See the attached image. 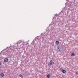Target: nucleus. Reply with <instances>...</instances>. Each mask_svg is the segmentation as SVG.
Instances as JSON below:
<instances>
[{"label": "nucleus", "instance_id": "f257e3e1", "mask_svg": "<svg viewBox=\"0 0 78 78\" xmlns=\"http://www.w3.org/2000/svg\"><path fill=\"white\" fill-rule=\"evenodd\" d=\"M57 49L58 50V51H59V52H62L63 51V48L61 46H59L57 47Z\"/></svg>", "mask_w": 78, "mask_h": 78}, {"label": "nucleus", "instance_id": "f03ea898", "mask_svg": "<svg viewBox=\"0 0 78 78\" xmlns=\"http://www.w3.org/2000/svg\"><path fill=\"white\" fill-rule=\"evenodd\" d=\"M54 64V62L53 60H51L50 61L49 63L48 64V66H51L53 65Z\"/></svg>", "mask_w": 78, "mask_h": 78}, {"label": "nucleus", "instance_id": "7ed1b4c3", "mask_svg": "<svg viewBox=\"0 0 78 78\" xmlns=\"http://www.w3.org/2000/svg\"><path fill=\"white\" fill-rule=\"evenodd\" d=\"M4 61L5 62H7L8 61V59L5 58Z\"/></svg>", "mask_w": 78, "mask_h": 78}, {"label": "nucleus", "instance_id": "20e7f679", "mask_svg": "<svg viewBox=\"0 0 78 78\" xmlns=\"http://www.w3.org/2000/svg\"><path fill=\"white\" fill-rule=\"evenodd\" d=\"M38 37H37L35 38V39L33 40V43H34V42H35V41H36V39H37Z\"/></svg>", "mask_w": 78, "mask_h": 78}, {"label": "nucleus", "instance_id": "39448f33", "mask_svg": "<svg viewBox=\"0 0 78 78\" xmlns=\"http://www.w3.org/2000/svg\"><path fill=\"white\" fill-rule=\"evenodd\" d=\"M1 76L2 77H4V76H5V74L3 73H1L0 74Z\"/></svg>", "mask_w": 78, "mask_h": 78}, {"label": "nucleus", "instance_id": "423d86ee", "mask_svg": "<svg viewBox=\"0 0 78 78\" xmlns=\"http://www.w3.org/2000/svg\"><path fill=\"white\" fill-rule=\"evenodd\" d=\"M22 40H20L17 42L18 44H20V43H21V42H22Z\"/></svg>", "mask_w": 78, "mask_h": 78}, {"label": "nucleus", "instance_id": "0eeeda50", "mask_svg": "<svg viewBox=\"0 0 78 78\" xmlns=\"http://www.w3.org/2000/svg\"><path fill=\"white\" fill-rule=\"evenodd\" d=\"M62 73H66V70H65V69H63L62 71Z\"/></svg>", "mask_w": 78, "mask_h": 78}, {"label": "nucleus", "instance_id": "6e6552de", "mask_svg": "<svg viewBox=\"0 0 78 78\" xmlns=\"http://www.w3.org/2000/svg\"><path fill=\"white\" fill-rule=\"evenodd\" d=\"M55 44L57 45H58V44H59V41H56L55 42Z\"/></svg>", "mask_w": 78, "mask_h": 78}, {"label": "nucleus", "instance_id": "1a4fd4ad", "mask_svg": "<svg viewBox=\"0 0 78 78\" xmlns=\"http://www.w3.org/2000/svg\"><path fill=\"white\" fill-rule=\"evenodd\" d=\"M50 76H51V75H50V74H48L47 75V77L48 78H50Z\"/></svg>", "mask_w": 78, "mask_h": 78}, {"label": "nucleus", "instance_id": "9d476101", "mask_svg": "<svg viewBox=\"0 0 78 78\" xmlns=\"http://www.w3.org/2000/svg\"><path fill=\"white\" fill-rule=\"evenodd\" d=\"M72 56H75V53H72L71 54Z\"/></svg>", "mask_w": 78, "mask_h": 78}, {"label": "nucleus", "instance_id": "9b49d317", "mask_svg": "<svg viewBox=\"0 0 78 78\" xmlns=\"http://www.w3.org/2000/svg\"><path fill=\"white\" fill-rule=\"evenodd\" d=\"M19 76L20 77H21V78H23V76H22V75L21 74H20L19 75Z\"/></svg>", "mask_w": 78, "mask_h": 78}, {"label": "nucleus", "instance_id": "f8f14e48", "mask_svg": "<svg viewBox=\"0 0 78 78\" xmlns=\"http://www.w3.org/2000/svg\"><path fill=\"white\" fill-rule=\"evenodd\" d=\"M60 70L61 71H62L63 70V69H62V68H60Z\"/></svg>", "mask_w": 78, "mask_h": 78}, {"label": "nucleus", "instance_id": "ddd939ff", "mask_svg": "<svg viewBox=\"0 0 78 78\" xmlns=\"http://www.w3.org/2000/svg\"><path fill=\"white\" fill-rule=\"evenodd\" d=\"M76 74H78V71H76Z\"/></svg>", "mask_w": 78, "mask_h": 78}, {"label": "nucleus", "instance_id": "4468645a", "mask_svg": "<svg viewBox=\"0 0 78 78\" xmlns=\"http://www.w3.org/2000/svg\"><path fill=\"white\" fill-rule=\"evenodd\" d=\"M57 15V14H56L55 15V16H56V15Z\"/></svg>", "mask_w": 78, "mask_h": 78}, {"label": "nucleus", "instance_id": "2eb2a0df", "mask_svg": "<svg viewBox=\"0 0 78 78\" xmlns=\"http://www.w3.org/2000/svg\"><path fill=\"white\" fill-rule=\"evenodd\" d=\"M2 64V63L0 62V65H1Z\"/></svg>", "mask_w": 78, "mask_h": 78}, {"label": "nucleus", "instance_id": "dca6fc26", "mask_svg": "<svg viewBox=\"0 0 78 78\" xmlns=\"http://www.w3.org/2000/svg\"><path fill=\"white\" fill-rule=\"evenodd\" d=\"M42 33L41 34V36H42Z\"/></svg>", "mask_w": 78, "mask_h": 78}, {"label": "nucleus", "instance_id": "f3484780", "mask_svg": "<svg viewBox=\"0 0 78 78\" xmlns=\"http://www.w3.org/2000/svg\"><path fill=\"white\" fill-rule=\"evenodd\" d=\"M70 3L72 4V2H70Z\"/></svg>", "mask_w": 78, "mask_h": 78}, {"label": "nucleus", "instance_id": "a211bd4d", "mask_svg": "<svg viewBox=\"0 0 78 78\" xmlns=\"http://www.w3.org/2000/svg\"><path fill=\"white\" fill-rule=\"evenodd\" d=\"M4 51V50H2V51Z\"/></svg>", "mask_w": 78, "mask_h": 78}, {"label": "nucleus", "instance_id": "6ab92c4d", "mask_svg": "<svg viewBox=\"0 0 78 78\" xmlns=\"http://www.w3.org/2000/svg\"><path fill=\"white\" fill-rule=\"evenodd\" d=\"M1 53H0V54H1Z\"/></svg>", "mask_w": 78, "mask_h": 78}, {"label": "nucleus", "instance_id": "aec40b11", "mask_svg": "<svg viewBox=\"0 0 78 78\" xmlns=\"http://www.w3.org/2000/svg\"><path fill=\"white\" fill-rule=\"evenodd\" d=\"M6 50V49H4V50Z\"/></svg>", "mask_w": 78, "mask_h": 78}]
</instances>
